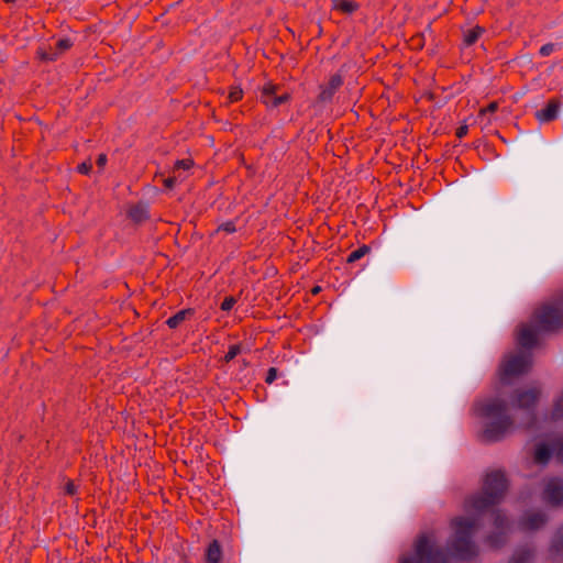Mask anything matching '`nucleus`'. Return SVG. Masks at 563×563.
Wrapping results in <instances>:
<instances>
[{"mask_svg":"<svg viewBox=\"0 0 563 563\" xmlns=\"http://www.w3.org/2000/svg\"><path fill=\"white\" fill-rule=\"evenodd\" d=\"M222 559V549L217 540H213L206 551L207 563H219Z\"/></svg>","mask_w":563,"mask_h":563,"instance_id":"nucleus-16","label":"nucleus"},{"mask_svg":"<svg viewBox=\"0 0 563 563\" xmlns=\"http://www.w3.org/2000/svg\"><path fill=\"white\" fill-rule=\"evenodd\" d=\"M494 525L497 529V532L487 538V543L492 548H499L506 542L508 528L507 518L501 512H496L494 515Z\"/></svg>","mask_w":563,"mask_h":563,"instance_id":"nucleus-9","label":"nucleus"},{"mask_svg":"<svg viewBox=\"0 0 563 563\" xmlns=\"http://www.w3.org/2000/svg\"><path fill=\"white\" fill-rule=\"evenodd\" d=\"M335 8L343 13H352L356 11L357 4L351 0H338Z\"/></svg>","mask_w":563,"mask_h":563,"instance_id":"nucleus-20","label":"nucleus"},{"mask_svg":"<svg viewBox=\"0 0 563 563\" xmlns=\"http://www.w3.org/2000/svg\"><path fill=\"white\" fill-rule=\"evenodd\" d=\"M235 302H236V300L234 297H232V296L225 297L221 303V310H223V311L231 310L233 308V306L235 305Z\"/></svg>","mask_w":563,"mask_h":563,"instance_id":"nucleus-30","label":"nucleus"},{"mask_svg":"<svg viewBox=\"0 0 563 563\" xmlns=\"http://www.w3.org/2000/svg\"><path fill=\"white\" fill-rule=\"evenodd\" d=\"M547 521L545 515L541 511L527 512L520 520V526L526 531L537 530Z\"/></svg>","mask_w":563,"mask_h":563,"instance_id":"nucleus-13","label":"nucleus"},{"mask_svg":"<svg viewBox=\"0 0 563 563\" xmlns=\"http://www.w3.org/2000/svg\"><path fill=\"white\" fill-rule=\"evenodd\" d=\"M289 100H290V93H288V92H284L283 95L276 96V98H274L275 108L279 107L283 103L288 102Z\"/></svg>","mask_w":563,"mask_h":563,"instance_id":"nucleus-32","label":"nucleus"},{"mask_svg":"<svg viewBox=\"0 0 563 563\" xmlns=\"http://www.w3.org/2000/svg\"><path fill=\"white\" fill-rule=\"evenodd\" d=\"M191 313L192 312L189 309L180 310L177 313H175L174 316H172L170 318H168L166 321V324L170 329H176L187 319V316H190Z\"/></svg>","mask_w":563,"mask_h":563,"instance_id":"nucleus-17","label":"nucleus"},{"mask_svg":"<svg viewBox=\"0 0 563 563\" xmlns=\"http://www.w3.org/2000/svg\"><path fill=\"white\" fill-rule=\"evenodd\" d=\"M412 42L416 43L417 46L421 47L422 44H421V36H418V37H413L412 38Z\"/></svg>","mask_w":563,"mask_h":563,"instance_id":"nucleus-38","label":"nucleus"},{"mask_svg":"<svg viewBox=\"0 0 563 563\" xmlns=\"http://www.w3.org/2000/svg\"><path fill=\"white\" fill-rule=\"evenodd\" d=\"M240 353H241V345L240 344L230 345L229 346V351L224 355V361L227 363H229Z\"/></svg>","mask_w":563,"mask_h":563,"instance_id":"nucleus-26","label":"nucleus"},{"mask_svg":"<svg viewBox=\"0 0 563 563\" xmlns=\"http://www.w3.org/2000/svg\"><path fill=\"white\" fill-rule=\"evenodd\" d=\"M484 31H485L484 27L478 26V25L466 31L464 34L465 44L473 45L479 38V36L484 33Z\"/></svg>","mask_w":563,"mask_h":563,"instance_id":"nucleus-19","label":"nucleus"},{"mask_svg":"<svg viewBox=\"0 0 563 563\" xmlns=\"http://www.w3.org/2000/svg\"><path fill=\"white\" fill-rule=\"evenodd\" d=\"M552 415L554 419H563V394L555 401Z\"/></svg>","mask_w":563,"mask_h":563,"instance_id":"nucleus-27","label":"nucleus"},{"mask_svg":"<svg viewBox=\"0 0 563 563\" xmlns=\"http://www.w3.org/2000/svg\"><path fill=\"white\" fill-rule=\"evenodd\" d=\"M559 108V101L551 99L544 109L537 111L536 117L540 122H551L558 117Z\"/></svg>","mask_w":563,"mask_h":563,"instance_id":"nucleus-14","label":"nucleus"},{"mask_svg":"<svg viewBox=\"0 0 563 563\" xmlns=\"http://www.w3.org/2000/svg\"><path fill=\"white\" fill-rule=\"evenodd\" d=\"M276 378H277V369L275 367H271L267 371V375H266L265 382L267 384H272Z\"/></svg>","mask_w":563,"mask_h":563,"instance_id":"nucleus-34","label":"nucleus"},{"mask_svg":"<svg viewBox=\"0 0 563 563\" xmlns=\"http://www.w3.org/2000/svg\"><path fill=\"white\" fill-rule=\"evenodd\" d=\"M533 556V552L529 548L518 550L510 560V563H528Z\"/></svg>","mask_w":563,"mask_h":563,"instance_id":"nucleus-18","label":"nucleus"},{"mask_svg":"<svg viewBox=\"0 0 563 563\" xmlns=\"http://www.w3.org/2000/svg\"><path fill=\"white\" fill-rule=\"evenodd\" d=\"M242 97H243V90L240 87L234 86V87L230 88L229 96H228V99L230 102H238L242 99Z\"/></svg>","mask_w":563,"mask_h":563,"instance_id":"nucleus-25","label":"nucleus"},{"mask_svg":"<svg viewBox=\"0 0 563 563\" xmlns=\"http://www.w3.org/2000/svg\"><path fill=\"white\" fill-rule=\"evenodd\" d=\"M176 181H177V177L170 176V177L164 179V185L167 189H172V188H174Z\"/></svg>","mask_w":563,"mask_h":563,"instance_id":"nucleus-35","label":"nucleus"},{"mask_svg":"<svg viewBox=\"0 0 563 563\" xmlns=\"http://www.w3.org/2000/svg\"><path fill=\"white\" fill-rule=\"evenodd\" d=\"M540 396V390L537 387H531L523 390H516L514 395L515 404L518 408L527 410L528 421L525 423L527 428H530L536 422V417L531 409L536 406Z\"/></svg>","mask_w":563,"mask_h":563,"instance_id":"nucleus-7","label":"nucleus"},{"mask_svg":"<svg viewBox=\"0 0 563 563\" xmlns=\"http://www.w3.org/2000/svg\"><path fill=\"white\" fill-rule=\"evenodd\" d=\"M543 499L553 506L561 505L563 503V482L556 478L550 479L544 488Z\"/></svg>","mask_w":563,"mask_h":563,"instance_id":"nucleus-10","label":"nucleus"},{"mask_svg":"<svg viewBox=\"0 0 563 563\" xmlns=\"http://www.w3.org/2000/svg\"><path fill=\"white\" fill-rule=\"evenodd\" d=\"M532 365L531 354L518 351L506 355L499 366V375L503 382L508 378L527 373Z\"/></svg>","mask_w":563,"mask_h":563,"instance_id":"nucleus-6","label":"nucleus"},{"mask_svg":"<svg viewBox=\"0 0 563 563\" xmlns=\"http://www.w3.org/2000/svg\"><path fill=\"white\" fill-rule=\"evenodd\" d=\"M218 231H224L227 233H234L236 231L235 223L228 221L219 225Z\"/></svg>","mask_w":563,"mask_h":563,"instance_id":"nucleus-29","label":"nucleus"},{"mask_svg":"<svg viewBox=\"0 0 563 563\" xmlns=\"http://www.w3.org/2000/svg\"><path fill=\"white\" fill-rule=\"evenodd\" d=\"M507 488L508 483L505 474L501 471H492L486 474L482 492L466 498L465 509L467 511L482 514L499 504Z\"/></svg>","mask_w":563,"mask_h":563,"instance_id":"nucleus-3","label":"nucleus"},{"mask_svg":"<svg viewBox=\"0 0 563 563\" xmlns=\"http://www.w3.org/2000/svg\"><path fill=\"white\" fill-rule=\"evenodd\" d=\"M343 85L342 76L334 74L330 77L327 85L320 87L318 100L320 102H328L332 99L336 90Z\"/></svg>","mask_w":563,"mask_h":563,"instance_id":"nucleus-12","label":"nucleus"},{"mask_svg":"<svg viewBox=\"0 0 563 563\" xmlns=\"http://www.w3.org/2000/svg\"><path fill=\"white\" fill-rule=\"evenodd\" d=\"M107 161H108V159H107V155H106V154H100V155L98 156L97 161H96L97 166H98L100 169H102V168L106 166Z\"/></svg>","mask_w":563,"mask_h":563,"instance_id":"nucleus-36","label":"nucleus"},{"mask_svg":"<svg viewBox=\"0 0 563 563\" xmlns=\"http://www.w3.org/2000/svg\"><path fill=\"white\" fill-rule=\"evenodd\" d=\"M194 166V161L191 158L178 159L174 165L173 172L176 173L180 169L188 170Z\"/></svg>","mask_w":563,"mask_h":563,"instance_id":"nucleus-24","label":"nucleus"},{"mask_svg":"<svg viewBox=\"0 0 563 563\" xmlns=\"http://www.w3.org/2000/svg\"><path fill=\"white\" fill-rule=\"evenodd\" d=\"M478 413L488 419L485 424L482 439L486 442H497L503 440L515 428V421L508 415V408L501 399H489L478 405Z\"/></svg>","mask_w":563,"mask_h":563,"instance_id":"nucleus-2","label":"nucleus"},{"mask_svg":"<svg viewBox=\"0 0 563 563\" xmlns=\"http://www.w3.org/2000/svg\"><path fill=\"white\" fill-rule=\"evenodd\" d=\"M73 46V42L69 38H60L56 42L54 48H49L48 51L40 48L37 51V55L40 59L45 62L56 60L59 56H62L65 52L70 49Z\"/></svg>","mask_w":563,"mask_h":563,"instance_id":"nucleus-11","label":"nucleus"},{"mask_svg":"<svg viewBox=\"0 0 563 563\" xmlns=\"http://www.w3.org/2000/svg\"><path fill=\"white\" fill-rule=\"evenodd\" d=\"M551 551L556 555L563 554V528L558 531L552 542Z\"/></svg>","mask_w":563,"mask_h":563,"instance_id":"nucleus-21","label":"nucleus"},{"mask_svg":"<svg viewBox=\"0 0 563 563\" xmlns=\"http://www.w3.org/2000/svg\"><path fill=\"white\" fill-rule=\"evenodd\" d=\"M130 216H131L132 218L136 219V216H135L134 211H131Z\"/></svg>","mask_w":563,"mask_h":563,"instance_id":"nucleus-40","label":"nucleus"},{"mask_svg":"<svg viewBox=\"0 0 563 563\" xmlns=\"http://www.w3.org/2000/svg\"><path fill=\"white\" fill-rule=\"evenodd\" d=\"M563 325V297L543 303L532 314L530 323H523L517 331V342L523 349H531L541 333L553 332Z\"/></svg>","mask_w":563,"mask_h":563,"instance_id":"nucleus-1","label":"nucleus"},{"mask_svg":"<svg viewBox=\"0 0 563 563\" xmlns=\"http://www.w3.org/2000/svg\"><path fill=\"white\" fill-rule=\"evenodd\" d=\"M64 490L66 495L74 496L77 493L78 487L73 481L69 479L66 482Z\"/></svg>","mask_w":563,"mask_h":563,"instance_id":"nucleus-31","label":"nucleus"},{"mask_svg":"<svg viewBox=\"0 0 563 563\" xmlns=\"http://www.w3.org/2000/svg\"><path fill=\"white\" fill-rule=\"evenodd\" d=\"M279 87L274 84H266L261 93V100L262 102L271 108H275L274 98H276V92L278 91Z\"/></svg>","mask_w":563,"mask_h":563,"instance_id":"nucleus-15","label":"nucleus"},{"mask_svg":"<svg viewBox=\"0 0 563 563\" xmlns=\"http://www.w3.org/2000/svg\"><path fill=\"white\" fill-rule=\"evenodd\" d=\"M319 291H320V287H318V286H317V287H314V288L312 289V292H313V294H317V292H319Z\"/></svg>","mask_w":563,"mask_h":563,"instance_id":"nucleus-39","label":"nucleus"},{"mask_svg":"<svg viewBox=\"0 0 563 563\" xmlns=\"http://www.w3.org/2000/svg\"><path fill=\"white\" fill-rule=\"evenodd\" d=\"M467 132H468L467 125H462V126L456 129V133L455 134H456V136L459 139H462V137H464L467 134Z\"/></svg>","mask_w":563,"mask_h":563,"instance_id":"nucleus-37","label":"nucleus"},{"mask_svg":"<svg viewBox=\"0 0 563 563\" xmlns=\"http://www.w3.org/2000/svg\"><path fill=\"white\" fill-rule=\"evenodd\" d=\"M552 453H554L556 460L563 464V438L555 440L553 442L552 449H550L544 443L537 445L533 461L537 464L545 465L549 462Z\"/></svg>","mask_w":563,"mask_h":563,"instance_id":"nucleus-8","label":"nucleus"},{"mask_svg":"<svg viewBox=\"0 0 563 563\" xmlns=\"http://www.w3.org/2000/svg\"><path fill=\"white\" fill-rule=\"evenodd\" d=\"M556 48V45L553 44V43H547L544 45L541 46L539 53L541 56H549L551 55Z\"/></svg>","mask_w":563,"mask_h":563,"instance_id":"nucleus-28","label":"nucleus"},{"mask_svg":"<svg viewBox=\"0 0 563 563\" xmlns=\"http://www.w3.org/2000/svg\"><path fill=\"white\" fill-rule=\"evenodd\" d=\"M490 122H492V120L488 118V119L486 120V123H485V124H486V125H488V124H490Z\"/></svg>","mask_w":563,"mask_h":563,"instance_id":"nucleus-41","label":"nucleus"},{"mask_svg":"<svg viewBox=\"0 0 563 563\" xmlns=\"http://www.w3.org/2000/svg\"><path fill=\"white\" fill-rule=\"evenodd\" d=\"M499 109V103L498 101H493L490 102L487 107L485 108H482L478 112V118L481 120H485L486 119V115L489 113V114H493L495 113L497 110Z\"/></svg>","mask_w":563,"mask_h":563,"instance_id":"nucleus-23","label":"nucleus"},{"mask_svg":"<svg viewBox=\"0 0 563 563\" xmlns=\"http://www.w3.org/2000/svg\"><path fill=\"white\" fill-rule=\"evenodd\" d=\"M7 3L14 2L15 0H3Z\"/></svg>","mask_w":563,"mask_h":563,"instance_id":"nucleus-42","label":"nucleus"},{"mask_svg":"<svg viewBox=\"0 0 563 563\" xmlns=\"http://www.w3.org/2000/svg\"><path fill=\"white\" fill-rule=\"evenodd\" d=\"M478 527L475 517H456L451 521L453 534L449 541V548L461 560H471L478 553L472 537Z\"/></svg>","mask_w":563,"mask_h":563,"instance_id":"nucleus-4","label":"nucleus"},{"mask_svg":"<svg viewBox=\"0 0 563 563\" xmlns=\"http://www.w3.org/2000/svg\"><path fill=\"white\" fill-rule=\"evenodd\" d=\"M92 168V164L90 162H84L78 165L77 169L80 174L87 175Z\"/></svg>","mask_w":563,"mask_h":563,"instance_id":"nucleus-33","label":"nucleus"},{"mask_svg":"<svg viewBox=\"0 0 563 563\" xmlns=\"http://www.w3.org/2000/svg\"><path fill=\"white\" fill-rule=\"evenodd\" d=\"M400 563H448V553L422 534L415 542V554L402 556Z\"/></svg>","mask_w":563,"mask_h":563,"instance_id":"nucleus-5","label":"nucleus"},{"mask_svg":"<svg viewBox=\"0 0 563 563\" xmlns=\"http://www.w3.org/2000/svg\"><path fill=\"white\" fill-rule=\"evenodd\" d=\"M369 252V247L367 245H362L361 247L354 250L351 252L347 256V263H354L358 260H361L363 256H365Z\"/></svg>","mask_w":563,"mask_h":563,"instance_id":"nucleus-22","label":"nucleus"}]
</instances>
